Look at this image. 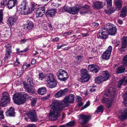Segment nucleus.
<instances>
[{"label":"nucleus","mask_w":127,"mask_h":127,"mask_svg":"<svg viewBox=\"0 0 127 127\" xmlns=\"http://www.w3.org/2000/svg\"><path fill=\"white\" fill-rule=\"evenodd\" d=\"M74 95L70 94L68 96H66L62 101L54 100L53 101L52 104L50 106L51 110L49 114V118L52 121H56L59 116L60 113L64 109V108L68 107V103H73L74 100Z\"/></svg>","instance_id":"f257e3e1"},{"label":"nucleus","mask_w":127,"mask_h":127,"mask_svg":"<svg viewBox=\"0 0 127 127\" xmlns=\"http://www.w3.org/2000/svg\"><path fill=\"white\" fill-rule=\"evenodd\" d=\"M115 92V89L111 87L107 89L105 93L102 102L106 104V107L107 108L111 107L112 105Z\"/></svg>","instance_id":"f03ea898"},{"label":"nucleus","mask_w":127,"mask_h":127,"mask_svg":"<svg viewBox=\"0 0 127 127\" xmlns=\"http://www.w3.org/2000/svg\"><path fill=\"white\" fill-rule=\"evenodd\" d=\"M31 98L30 96L24 92L16 93L13 97L14 102L18 105L23 104L25 103L26 99H30Z\"/></svg>","instance_id":"7ed1b4c3"},{"label":"nucleus","mask_w":127,"mask_h":127,"mask_svg":"<svg viewBox=\"0 0 127 127\" xmlns=\"http://www.w3.org/2000/svg\"><path fill=\"white\" fill-rule=\"evenodd\" d=\"M17 10L20 12L23 11L25 14H27L30 13V8L28 5V2L26 0H24L22 1L21 4L17 7Z\"/></svg>","instance_id":"20e7f679"},{"label":"nucleus","mask_w":127,"mask_h":127,"mask_svg":"<svg viewBox=\"0 0 127 127\" xmlns=\"http://www.w3.org/2000/svg\"><path fill=\"white\" fill-rule=\"evenodd\" d=\"M2 95L1 100L0 102V106L4 107L10 103V97L8 94L6 92H3Z\"/></svg>","instance_id":"39448f33"},{"label":"nucleus","mask_w":127,"mask_h":127,"mask_svg":"<svg viewBox=\"0 0 127 127\" xmlns=\"http://www.w3.org/2000/svg\"><path fill=\"white\" fill-rule=\"evenodd\" d=\"M56 75L59 79L64 81L66 80L68 77L67 72L62 69L59 70L58 72L56 73Z\"/></svg>","instance_id":"423d86ee"},{"label":"nucleus","mask_w":127,"mask_h":127,"mask_svg":"<svg viewBox=\"0 0 127 127\" xmlns=\"http://www.w3.org/2000/svg\"><path fill=\"white\" fill-rule=\"evenodd\" d=\"M80 9V8L76 6L69 7L65 6L63 8V11L67 12L70 14L74 15L77 14Z\"/></svg>","instance_id":"0eeeda50"},{"label":"nucleus","mask_w":127,"mask_h":127,"mask_svg":"<svg viewBox=\"0 0 127 127\" xmlns=\"http://www.w3.org/2000/svg\"><path fill=\"white\" fill-rule=\"evenodd\" d=\"M32 122H36L38 119L35 111L33 110L30 111L26 114Z\"/></svg>","instance_id":"6e6552de"},{"label":"nucleus","mask_w":127,"mask_h":127,"mask_svg":"<svg viewBox=\"0 0 127 127\" xmlns=\"http://www.w3.org/2000/svg\"><path fill=\"white\" fill-rule=\"evenodd\" d=\"M80 122L81 123L82 125H84L87 123L90 119L91 116L83 114H80L78 116Z\"/></svg>","instance_id":"1a4fd4ad"},{"label":"nucleus","mask_w":127,"mask_h":127,"mask_svg":"<svg viewBox=\"0 0 127 127\" xmlns=\"http://www.w3.org/2000/svg\"><path fill=\"white\" fill-rule=\"evenodd\" d=\"M118 118L122 121H124L127 119V108H124L118 113Z\"/></svg>","instance_id":"9d476101"},{"label":"nucleus","mask_w":127,"mask_h":127,"mask_svg":"<svg viewBox=\"0 0 127 127\" xmlns=\"http://www.w3.org/2000/svg\"><path fill=\"white\" fill-rule=\"evenodd\" d=\"M112 50V47L109 46L106 51L102 55V58L103 59L107 60L109 59Z\"/></svg>","instance_id":"9b49d317"},{"label":"nucleus","mask_w":127,"mask_h":127,"mask_svg":"<svg viewBox=\"0 0 127 127\" xmlns=\"http://www.w3.org/2000/svg\"><path fill=\"white\" fill-rule=\"evenodd\" d=\"M45 7L44 6H41L37 8L35 14L36 17H42L45 13Z\"/></svg>","instance_id":"f8f14e48"},{"label":"nucleus","mask_w":127,"mask_h":127,"mask_svg":"<svg viewBox=\"0 0 127 127\" xmlns=\"http://www.w3.org/2000/svg\"><path fill=\"white\" fill-rule=\"evenodd\" d=\"M107 2V6L109 8H110V10H105V13L108 14L110 15L111 13H113L114 12L113 10V8L111 7L112 5V0H106Z\"/></svg>","instance_id":"ddd939ff"},{"label":"nucleus","mask_w":127,"mask_h":127,"mask_svg":"<svg viewBox=\"0 0 127 127\" xmlns=\"http://www.w3.org/2000/svg\"><path fill=\"white\" fill-rule=\"evenodd\" d=\"M88 68L90 71L95 73L98 72L100 69V68L98 66L94 64L89 65Z\"/></svg>","instance_id":"4468645a"},{"label":"nucleus","mask_w":127,"mask_h":127,"mask_svg":"<svg viewBox=\"0 0 127 127\" xmlns=\"http://www.w3.org/2000/svg\"><path fill=\"white\" fill-rule=\"evenodd\" d=\"M126 77L125 76L120 80L118 84V88H120L122 85H124L125 86H127L125 89L127 90V77L126 80Z\"/></svg>","instance_id":"2eb2a0df"},{"label":"nucleus","mask_w":127,"mask_h":127,"mask_svg":"<svg viewBox=\"0 0 127 127\" xmlns=\"http://www.w3.org/2000/svg\"><path fill=\"white\" fill-rule=\"evenodd\" d=\"M7 48L6 49V52L4 57L5 60L9 59L10 57V54L12 53L11 50V46H7Z\"/></svg>","instance_id":"dca6fc26"},{"label":"nucleus","mask_w":127,"mask_h":127,"mask_svg":"<svg viewBox=\"0 0 127 127\" xmlns=\"http://www.w3.org/2000/svg\"><path fill=\"white\" fill-rule=\"evenodd\" d=\"M17 19L16 16H13L9 18L8 20V24L11 26H12L15 24Z\"/></svg>","instance_id":"f3484780"},{"label":"nucleus","mask_w":127,"mask_h":127,"mask_svg":"<svg viewBox=\"0 0 127 127\" xmlns=\"http://www.w3.org/2000/svg\"><path fill=\"white\" fill-rule=\"evenodd\" d=\"M17 3V1L16 0H10L8 1L7 6L9 9H11L16 5Z\"/></svg>","instance_id":"a211bd4d"},{"label":"nucleus","mask_w":127,"mask_h":127,"mask_svg":"<svg viewBox=\"0 0 127 127\" xmlns=\"http://www.w3.org/2000/svg\"><path fill=\"white\" fill-rule=\"evenodd\" d=\"M45 78L47 79L46 82L47 83L53 81L55 80L54 75L52 73H49L45 75Z\"/></svg>","instance_id":"6ab92c4d"},{"label":"nucleus","mask_w":127,"mask_h":127,"mask_svg":"<svg viewBox=\"0 0 127 127\" xmlns=\"http://www.w3.org/2000/svg\"><path fill=\"white\" fill-rule=\"evenodd\" d=\"M67 92V90L66 89L61 90L56 93L55 94V97H59L63 96L65 95Z\"/></svg>","instance_id":"aec40b11"},{"label":"nucleus","mask_w":127,"mask_h":127,"mask_svg":"<svg viewBox=\"0 0 127 127\" xmlns=\"http://www.w3.org/2000/svg\"><path fill=\"white\" fill-rule=\"evenodd\" d=\"M105 81L108 80L110 77V74L108 71H105L102 72L101 76Z\"/></svg>","instance_id":"412c9836"},{"label":"nucleus","mask_w":127,"mask_h":127,"mask_svg":"<svg viewBox=\"0 0 127 127\" xmlns=\"http://www.w3.org/2000/svg\"><path fill=\"white\" fill-rule=\"evenodd\" d=\"M108 32L110 35H115L117 33V28L115 27H112L108 29Z\"/></svg>","instance_id":"4be33fe9"},{"label":"nucleus","mask_w":127,"mask_h":127,"mask_svg":"<svg viewBox=\"0 0 127 127\" xmlns=\"http://www.w3.org/2000/svg\"><path fill=\"white\" fill-rule=\"evenodd\" d=\"M125 67H126L123 64L119 66L117 69L116 72L118 74H121L123 73L125 70Z\"/></svg>","instance_id":"5701e85b"},{"label":"nucleus","mask_w":127,"mask_h":127,"mask_svg":"<svg viewBox=\"0 0 127 127\" xmlns=\"http://www.w3.org/2000/svg\"><path fill=\"white\" fill-rule=\"evenodd\" d=\"M56 11L55 9L48 11L46 13V15L48 17L50 16L53 17L56 13Z\"/></svg>","instance_id":"b1692460"},{"label":"nucleus","mask_w":127,"mask_h":127,"mask_svg":"<svg viewBox=\"0 0 127 127\" xmlns=\"http://www.w3.org/2000/svg\"><path fill=\"white\" fill-rule=\"evenodd\" d=\"M89 75H82L80 79V81L82 83L86 82L89 80L90 78Z\"/></svg>","instance_id":"393cba45"},{"label":"nucleus","mask_w":127,"mask_h":127,"mask_svg":"<svg viewBox=\"0 0 127 127\" xmlns=\"http://www.w3.org/2000/svg\"><path fill=\"white\" fill-rule=\"evenodd\" d=\"M94 6L97 9H100L103 7L102 2L99 1H96L94 3Z\"/></svg>","instance_id":"a878e982"},{"label":"nucleus","mask_w":127,"mask_h":127,"mask_svg":"<svg viewBox=\"0 0 127 127\" xmlns=\"http://www.w3.org/2000/svg\"><path fill=\"white\" fill-rule=\"evenodd\" d=\"M98 33L97 35V37L99 39H105L108 37L107 33Z\"/></svg>","instance_id":"bb28decb"},{"label":"nucleus","mask_w":127,"mask_h":127,"mask_svg":"<svg viewBox=\"0 0 127 127\" xmlns=\"http://www.w3.org/2000/svg\"><path fill=\"white\" fill-rule=\"evenodd\" d=\"M27 24L26 25L27 29L28 30L32 29L34 26L33 23L32 21L29 20L27 21Z\"/></svg>","instance_id":"cd10ccee"},{"label":"nucleus","mask_w":127,"mask_h":127,"mask_svg":"<svg viewBox=\"0 0 127 127\" xmlns=\"http://www.w3.org/2000/svg\"><path fill=\"white\" fill-rule=\"evenodd\" d=\"M38 92L40 95H43L46 93V89L45 87L40 88L38 90Z\"/></svg>","instance_id":"c85d7f7f"},{"label":"nucleus","mask_w":127,"mask_h":127,"mask_svg":"<svg viewBox=\"0 0 127 127\" xmlns=\"http://www.w3.org/2000/svg\"><path fill=\"white\" fill-rule=\"evenodd\" d=\"M48 86L50 88H53L55 87L57 85V83L56 82V80L50 81L47 83Z\"/></svg>","instance_id":"c756f323"},{"label":"nucleus","mask_w":127,"mask_h":127,"mask_svg":"<svg viewBox=\"0 0 127 127\" xmlns=\"http://www.w3.org/2000/svg\"><path fill=\"white\" fill-rule=\"evenodd\" d=\"M6 113L7 114L10 116H14L15 114L14 108L12 107H10Z\"/></svg>","instance_id":"7c9ffc66"},{"label":"nucleus","mask_w":127,"mask_h":127,"mask_svg":"<svg viewBox=\"0 0 127 127\" xmlns=\"http://www.w3.org/2000/svg\"><path fill=\"white\" fill-rule=\"evenodd\" d=\"M115 4L118 10H120L122 8V1L121 0H117L115 1Z\"/></svg>","instance_id":"2f4dec72"},{"label":"nucleus","mask_w":127,"mask_h":127,"mask_svg":"<svg viewBox=\"0 0 127 127\" xmlns=\"http://www.w3.org/2000/svg\"><path fill=\"white\" fill-rule=\"evenodd\" d=\"M127 13V8L126 6L124 7L122 10V11L120 15V16L121 17L124 18L126 15Z\"/></svg>","instance_id":"473e14b6"},{"label":"nucleus","mask_w":127,"mask_h":127,"mask_svg":"<svg viewBox=\"0 0 127 127\" xmlns=\"http://www.w3.org/2000/svg\"><path fill=\"white\" fill-rule=\"evenodd\" d=\"M104 81H105L101 76H99L96 77L95 79V81L96 83L100 84Z\"/></svg>","instance_id":"72a5a7b5"},{"label":"nucleus","mask_w":127,"mask_h":127,"mask_svg":"<svg viewBox=\"0 0 127 127\" xmlns=\"http://www.w3.org/2000/svg\"><path fill=\"white\" fill-rule=\"evenodd\" d=\"M25 86L28 93L33 94L35 93L34 90L32 87H29L28 86L26 85H25Z\"/></svg>","instance_id":"f704fd0d"},{"label":"nucleus","mask_w":127,"mask_h":127,"mask_svg":"<svg viewBox=\"0 0 127 127\" xmlns=\"http://www.w3.org/2000/svg\"><path fill=\"white\" fill-rule=\"evenodd\" d=\"M122 45L123 46H127V37L124 36L123 37L122 41Z\"/></svg>","instance_id":"c9c22d12"},{"label":"nucleus","mask_w":127,"mask_h":127,"mask_svg":"<svg viewBox=\"0 0 127 127\" xmlns=\"http://www.w3.org/2000/svg\"><path fill=\"white\" fill-rule=\"evenodd\" d=\"M103 111V106L102 105H100L97 108V110L95 111V112L97 113L101 112H102Z\"/></svg>","instance_id":"e433bc0d"},{"label":"nucleus","mask_w":127,"mask_h":127,"mask_svg":"<svg viewBox=\"0 0 127 127\" xmlns=\"http://www.w3.org/2000/svg\"><path fill=\"white\" fill-rule=\"evenodd\" d=\"M122 63L126 67L127 66V55L124 57Z\"/></svg>","instance_id":"4c0bfd02"},{"label":"nucleus","mask_w":127,"mask_h":127,"mask_svg":"<svg viewBox=\"0 0 127 127\" xmlns=\"http://www.w3.org/2000/svg\"><path fill=\"white\" fill-rule=\"evenodd\" d=\"M124 99L123 102L124 104H127V92L124 94L123 95Z\"/></svg>","instance_id":"58836bf2"},{"label":"nucleus","mask_w":127,"mask_h":127,"mask_svg":"<svg viewBox=\"0 0 127 127\" xmlns=\"http://www.w3.org/2000/svg\"><path fill=\"white\" fill-rule=\"evenodd\" d=\"M108 29L105 28V27H102L99 30L98 33H107Z\"/></svg>","instance_id":"ea45409f"},{"label":"nucleus","mask_w":127,"mask_h":127,"mask_svg":"<svg viewBox=\"0 0 127 127\" xmlns=\"http://www.w3.org/2000/svg\"><path fill=\"white\" fill-rule=\"evenodd\" d=\"M27 81L29 84L31 86H32L34 85L33 81L32 78H30L27 79Z\"/></svg>","instance_id":"a19ab883"},{"label":"nucleus","mask_w":127,"mask_h":127,"mask_svg":"<svg viewBox=\"0 0 127 127\" xmlns=\"http://www.w3.org/2000/svg\"><path fill=\"white\" fill-rule=\"evenodd\" d=\"M30 64H28L27 63H25L24 64L23 66V69L25 70L26 69H27L30 66Z\"/></svg>","instance_id":"79ce46f5"},{"label":"nucleus","mask_w":127,"mask_h":127,"mask_svg":"<svg viewBox=\"0 0 127 127\" xmlns=\"http://www.w3.org/2000/svg\"><path fill=\"white\" fill-rule=\"evenodd\" d=\"M38 76L39 77V79L41 80H43V79L45 78V76L42 73H39Z\"/></svg>","instance_id":"37998d69"},{"label":"nucleus","mask_w":127,"mask_h":127,"mask_svg":"<svg viewBox=\"0 0 127 127\" xmlns=\"http://www.w3.org/2000/svg\"><path fill=\"white\" fill-rule=\"evenodd\" d=\"M90 104V102L89 101H88L83 107L81 109V110H83L89 106Z\"/></svg>","instance_id":"c03bdc74"},{"label":"nucleus","mask_w":127,"mask_h":127,"mask_svg":"<svg viewBox=\"0 0 127 127\" xmlns=\"http://www.w3.org/2000/svg\"><path fill=\"white\" fill-rule=\"evenodd\" d=\"M81 73L82 75H89L87 74V70L85 69H83L81 70Z\"/></svg>","instance_id":"a18cd8bd"},{"label":"nucleus","mask_w":127,"mask_h":127,"mask_svg":"<svg viewBox=\"0 0 127 127\" xmlns=\"http://www.w3.org/2000/svg\"><path fill=\"white\" fill-rule=\"evenodd\" d=\"M74 123V121L69 122L67 123L66 125V127H71L73 126Z\"/></svg>","instance_id":"49530a36"},{"label":"nucleus","mask_w":127,"mask_h":127,"mask_svg":"<svg viewBox=\"0 0 127 127\" xmlns=\"http://www.w3.org/2000/svg\"><path fill=\"white\" fill-rule=\"evenodd\" d=\"M31 5V9H30V12H31L33 11L36 7V5L35 4L32 3Z\"/></svg>","instance_id":"de8ad7c7"},{"label":"nucleus","mask_w":127,"mask_h":127,"mask_svg":"<svg viewBox=\"0 0 127 127\" xmlns=\"http://www.w3.org/2000/svg\"><path fill=\"white\" fill-rule=\"evenodd\" d=\"M83 57L81 56H78L77 57V61L78 62L80 63L82 60Z\"/></svg>","instance_id":"09e8293b"},{"label":"nucleus","mask_w":127,"mask_h":127,"mask_svg":"<svg viewBox=\"0 0 127 127\" xmlns=\"http://www.w3.org/2000/svg\"><path fill=\"white\" fill-rule=\"evenodd\" d=\"M72 31L71 30H70L68 32H65L63 33V35L64 36H66L67 35H69L71 34Z\"/></svg>","instance_id":"8fccbe9b"},{"label":"nucleus","mask_w":127,"mask_h":127,"mask_svg":"<svg viewBox=\"0 0 127 127\" xmlns=\"http://www.w3.org/2000/svg\"><path fill=\"white\" fill-rule=\"evenodd\" d=\"M8 1L9 0H2V1L1 2V5H4L7 4V3Z\"/></svg>","instance_id":"3c124183"},{"label":"nucleus","mask_w":127,"mask_h":127,"mask_svg":"<svg viewBox=\"0 0 127 127\" xmlns=\"http://www.w3.org/2000/svg\"><path fill=\"white\" fill-rule=\"evenodd\" d=\"M81 34L82 36L83 37L88 36L89 35L88 32L87 31L85 33H82Z\"/></svg>","instance_id":"603ef678"},{"label":"nucleus","mask_w":127,"mask_h":127,"mask_svg":"<svg viewBox=\"0 0 127 127\" xmlns=\"http://www.w3.org/2000/svg\"><path fill=\"white\" fill-rule=\"evenodd\" d=\"M23 70H19L17 71V75L18 76H20L22 75L23 73Z\"/></svg>","instance_id":"864d4df0"},{"label":"nucleus","mask_w":127,"mask_h":127,"mask_svg":"<svg viewBox=\"0 0 127 127\" xmlns=\"http://www.w3.org/2000/svg\"><path fill=\"white\" fill-rule=\"evenodd\" d=\"M4 119L3 111H0V119Z\"/></svg>","instance_id":"5fc2aeb1"},{"label":"nucleus","mask_w":127,"mask_h":127,"mask_svg":"<svg viewBox=\"0 0 127 127\" xmlns=\"http://www.w3.org/2000/svg\"><path fill=\"white\" fill-rule=\"evenodd\" d=\"M3 14L2 12H0V23H1L2 21Z\"/></svg>","instance_id":"6e6d98bb"},{"label":"nucleus","mask_w":127,"mask_h":127,"mask_svg":"<svg viewBox=\"0 0 127 127\" xmlns=\"http://www.w3.org/2000/svg\"><path fill=\"white\" fill-rule=\"evenodd\" d=\"M3 14L2 12H0V23H1L2 21Z\"/></svg>","instance_id":"4d7b16f0"},{"label":"nucleus","mask_w":127,"mask_h":127,"mask_svg":"<svg viewBox=\"0 0 127 127\" xmlns=\"http://www.w3.org/2000/svg\"><path fill=\"white\" fill-rule=\"evenodd\" d=\"M83 8L85 10H88L90 9V6L87 5H85L83 7Z\"/></svg>","instance_id":"13d9d810"},{"label":"nucleus","mask_w":127,"mask_h":127,"mask_svg":"<svg viewBox=\"0 0 127 127\" xmlns=\"http://www.w3.org/2000/svg\"><path fill=\"white\" fill-rule=\"evenodd\" d=\"M36 102V99L34 98L31 101V104L32 105H34Z\"/></svg>","instance_id":"bf43d9fd"},{"label":"nucleus","mask_w":127,"mask_h":127,"mask_svg":"<svg viewBox=\"0 0 127 127\" xmlns=\"http://www.w3.org/2000/svg\"><path fill=\"white\" fill-rule=\"evenodd\" d=\"M76 97V101L78 103L81 101L82 99L80 96H77Z\"/></svg>","instance_id":"052dcab7"},{"label":"nucleus","mask_w":127,"mask_h":127,"mask_svg":"<svg viewBox=\"0 0 127 127\" xmlns=\"http://www.w3.org/2000/svg\"><path fill=\"white\" fill-rule=\"evenodd\" d=\"M127 47V46H123V45H122L121 47L120 48L119 50L121 51H123L125 50V49Z\"/></svg>","instance_id":"680f3d73"},{"label":"nucleus","mask_w":127,"mask_h":127,"mask_svg":"<svg viewBox=\"0 0 127 127\" xmlns=\"http://www.w3.org/2000/svg\"><path fill=\"white\" fill-rule=\"evenodd\" d=\"M120 43V40H117L116 41L115 43V47H117L119 45Z\"/></svg>","instance_id":"e2e57ef3"},{"label":"nucleus","mask_w":127,"mask_h":127,"mask_svg":"<svg viewBox=\"0 0 127 127\" xmlns=\"http://www.w3.org/2000/svg\"><path fill=\"white\" fill-rule=\"evenodd\" d=\"M29 50V49L27 47L24 50L22 51H20L21 53H25L27 51Z\"/></svg>","instance_id":"0e129e2a"},{"label":"nucleus","mask_w":127,"mask_h":127,"mask_svg":"<svg viewBox=\"0 0 127 127\" xmlns=\"http://www.w3.org/2000/svg\"><path fill=\"white\" fill-rule=\"evenodd\" d=\"M25 127H36V126L34 124H31Z\"/></svg>","instance_id":"69168bd1"},{"label":"nucleus","mask_w":127,"mask_h":127,"mask_svg":"<svg viewBox=\"0 0 127 127\" xmlns=\"http://www.w3.org/2000/svg\"><path fill=\"white\" fill-rule=\"evenodd\" d=\"M27 40L25 39H22L20 41V43L21 44L24 43Z\"/></svg>","instance_id":"338daca9"},{"label":"nucleus","mask_w":127,"mask_h":127,"mask_svg":"<svg viewBox=\"0 0 127 127\" xmlns=\"http://www.w3.org/2000/svg\"><path fill=\"white\" fill-rule=\"evenodd\" d=\"M99 25V24L97 23L94 22L93 23V26L96 27Z\"/></svg>","instance_id":"774afa93"}]
</instances>
